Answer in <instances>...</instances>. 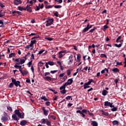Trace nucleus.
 <instances>
[{"label": "nucleus", "instance_id": "nucleus-64", "mask_svg": "<svg viewBox=\"0 0 126 126\" xmlns=\"http://www.w3.org/2000/svg\"><path fill=\"white\" fill-rule=\"evenodd\" d=\"M26 82H27V83H30V82H31L30 79H26Z\"/></svg>", "mask_w": 126, "mask_h": 126}, {"label": "nucleus", "instance_id": "nucleus-34", "mask_svg": "<svg viewBox=\"0 0 126 126\" xmlns=\"http://www.w3.org/2000/svg\"><path fill=\"white\" fill-rule=\"evenodd\" d=\"M47 63L48 64H49V65H54V64H55V63H54L52 61H49V62H47Z\"/></svg>", "mask_w": 126, "mask_h": 126}, {"label": "nucleus", "instance_id": "nucleus-19", "mask_svg": "<svg viewBox=\"0 0 126 126\" xmlns=\"http://www.w3.org/2000/svg\"><path fill=\"white\" fill-rule=\"evenodd\" d=\"M113 72L117 73V72H119L120 70L118 68H115L112 69Z\"/></svg>", "mask_w": 126, "mask_h": 126}, {"label": "nucleus", "instance_id": "nucleus-26", "mask_svg": "<svg viewBox=\"0 0 126 126\" xmlns=\"http://www.w3.org/2000/svg\"><path fill=\"white\" fill-rule=\"evenodd\" d=\"M73 62V59H70L69 61L67 62V64L68 65H70V64H71L72 63V62Z\"/></svg>", "mask_w": 126, "mask_h": 126}, {"label": "nucleus", "instance_id": "nucleus-40", "mask_svg": "<svg viewBox=\"0 0 126 126\" xmlns=\"http://www.w3.org/2000/svg\"><path fill=\"white\" fill-rule=\"evenodd\" d=\"M13 86H14V84H13V82H12L10 83V84H9V87H10V88H13Z\"/></svg>", "mask_w": 126, "mask_h": 126}, {"label": "nucleus", "instance_id": "nucleus-24", "mask_svg": "<svg viewBox=\"0 0 126 126\" xmlns=\"http://www.w3.org/2000/svg\"><path fill=\"white\" fill-rule=\"evenodd\" d=\"M102 112V115H104V116H109V113L108 112H105L103 110H101Z\"/></svg>", "mask_w": 126, "mask_h": 126}, {"label": "nucleus", "instance_id": "nucleus-53", "mask_svg": "<svg viewBox=\"0 0 126 126\" xmlns=\"http://www.w3.org/2000/svg\"><path fill=\"white\" fill-rule=\"evenodd\" d=\"M121 38H122V36H119L118 38L116 39L117 43H119V40H120Z\"/></svg>", "mask_w": 126, "mask_h": 126}, {"label": "nucleus", "instance_id": "nucleus-10", "mask_svg": "<svg viewBox=\"0 0 126 126\" xmlns=\"http://www.w3.org/2000/svg\"><path fill=\"white\" fill-rule=\"evenodd\" d=\"M65 52V51H61L59 52V59H62V58L64 56Z\"/></svg>", "mask_w": 126, "mask_h": 126}, {"label": "nucleus", "instance_id": "nucleus-57", "mask_svg": "<svg viewBox=\"0 0 126 126\" xmlns=\"http://www.w3.org/2000/svg\"><path fill=\"white\" fill-rule=\"evenodd\" d=\"M50 72L52 74L56 73V72H58V70L51 71Z\"/></svg>", "mask_w": 126, "mask_h": 126}, {"label": "nucleus", "instance_id": "nucleus-20", "mask_svg": "<svg viewBox=\"0 0 126 126\" xmlns=\"http://www.w3.org/2000/svg\"><path fill=\"white\" fill-rule=\"evenodd\" d=\"M26 49H30L31 48V50H33V46L31 44L29 45H27L26 47Z\"/></svg>", "mask_w": 126, "mask_h": 126}, {"label": "nucleus", "instance_id": "nucleus-3", "mask_svg": "<svg viewBox=\"0 0 126 126\" xmlns=\"http://www.w3.org/2000/svg\"><path fill=\"white\" fill-rule=\"evenodd\" d=\"M15 113L16 115H18L19 118H20L21 119H23L24 118V113H23V112L20 113L18 110H15Z\"/></svg>", "mask_w": 126, "mask_h": 126}, {"label": "nucleus", "instance_id": "nucleus-54", "mask_svg": "<svg viewBox=\"0 0 126 126\" xmlns=\"http://www.w3.org/2000/svg\"><path fill=\"white\" fill-rule=\"evenodd\" d=\"M50 104H51V102H50V101H47L45 103L46 106H50Z\"/></svg>", "mask_w": 126, "mask_h": 126}, {"label": "nucleus", "instance_id": "nucleus-50", "mask_svg": "<svg viewBox=\"0 0 126 126\" xmlns=\"http://www.w3.org/2000/svg\"><path fill=\"white\" fill-rule=\"evenodd\" d=\"M94 31H95V28L90 30L89 32L90 33H93V32H94Z\"/></svg>", "mask_w": 126, "mask_h": 126}, {"label": "nucleus", "instance_id": "nucleus-51", "mask_svg": "<svg viewBox=\"0 0 126 126\" xmlns=\"http://www.w3.org/2000/svg\"><path fill=\"white\" fill-rule=\"evenodd\" d=\"M71 98V96H67V97H66L65 99L66 100H70Z\"/></svg>", "mask_w": 126, "mask_h": 126}, {"label": "nucleus", "instance_id": "nucleus-23", "mask_svg": "<svg viewBox=\"0 0 126 126\" xmlns=\"http://www.w3.org/2000/svg\"><path fill=\"white\" fill-rule=\"evenodd\" d=\"M92 125L93 126H98V123H97V122L96 121H93L92 123Z\"/></svg>", "mask_w": 126, "mask_h": 126}, {"label": "nucleus", "instance_id": "nucleus-45", "mask_svg": "<svg viewBox=\"0 0 126 126\" xmlns=\"http://www.w3.org/2000/svg\"><path fill=\"white\" fill-rule=\"evenodd\" d=\"M44 52H45V50L44 49L39 51L38 55H41V54H43Z\"/></svg>", "mask_w": 126, "mask_h": 126}, {"label": "nucleus", "instance_id": "nucleus-56", "mask_svg": "<svg viewBox=\"0 0 126 126\" xmlns=\"http://www.w3.org/2000/svg\"><path fill=\"white\" fill-rule=\"evenodd\" d=\"M109 28V27H108V26H107V25H104V26L103 29H104V30H106V29H107V28Z\"/></svg>", "mask_w": 126, "mask_h": 126}, {"label": "nucleus", "instance_id": "nucleus-31", "mask_svg": "<svg viewBox=\"0 0 126 126\" xmlns=\"http://www.w3.org/2000/svg\"><path fill=\"white\" fill-rule=\"evenodd\" d=\"M40 99L44 100V101H48V98H46L45 96H43L40 97Z\"/></svg>", "mask_w": 126, "mask_h": 126}, {"label": "nucleus", "instance_id": "nucleus-8", "mask_svg": "<svg viewBox=\"0 0 126 126\" xmlns=\"http://www.w3.org/2000/svg\"><path fill=\"white\" fill-rule=\"evenodd\" d=\"M21 3H22V1H21V0H14V4H15V5H18L19 4H21Z\"/></svg>", "mask_w": 126, "mask_h": 126}, {"label": "nucleus", "instance_id": "nucleus-60", "mask_svg": "<svg viewBox=\"0 0 126 126\" xmlns=\"http://www.w3.org/2000/svg\"><path fill=\"white\" fill-rule=\"evenodd\" d=\"M64 76V73H62L59 75V77H63Z\"/></svg>", "mask_w": 126, "mask_h": 126}, {"label": "nucleus", "instance_id": "nucleus-11", "mask_svg": "<svg viewBox=\"0 0 126 126\" xmlns=\"http://www.w3.org/2000/svg\"><path fill=\"white\" fill-rule=\"evenodd\" d=\"M72 82H73V80L72 79H69L67 82H66L65 84L66 85H71L72 84Z\"/></svg>", "mask_w": 126, "mask_h": 126}, {"label": "nucleus", "instance_id": "nucleus-47", "mask_svg": "<svg viewBox=\"0 0 126 126\" xmlns=\"http://www.w3.org/2000/svg\"><path fill=\"white\" fill-rule=\"evenodd\" d=\"M66 78H67V76L65 75L63 78V81H65L66 80Z\"/></svg>", "mask_w": 126, "mask_h": 126}, {"label": "nucleus", "instance_id": "nucleus-30", "mask_svg": "<svg viewBox=\"0 0 126 126\" xmlns=\"http://www.w3.org/2000/svg\"><path fill=\"white\" fill-rule=\"evenodd\" d=\"M0 24H1V25L0 26V27L3 28L4 26H3V21L2 20H0Z\"/></svg>", "mask_w": 126, "mask_h": 126}, {"label": "nucleus", "instance_id": "nucleus-17", "mask_svg": "<svg viewBox=\"0 0 126 126\" xmlns=\"http://www.w3.org/2000/svg\"><path fill=\"white\" fill-rule=\"evenodd\" d=\"M112 124H113V126H119V121H118L117 120L113 121L112 122Z\"/></svg>", "mask_w": 126, "mask_h": 126}, {"label": "nucleus", "instance_id": "nucleus-9", "mask_svg": "<svg viewBox=\"0 0 126 126\" xmlns=\"http://www.w3.org/2000/svg\"><path fill=\"white\" fill-rule=\"evenodd\" d=\"M42 110L43 111V114H44V116H48V115L49 114V111L46 110V109H45L44 107L42 108Z\"/></svg>", "mask_w": 126, "mask_h": 126}, {"label": "nucleus", "instance_id": "nucleus-32", "mask_svg": "<svg viewBox=\"0 0 126 126\" xmlns=\"http://www.w3.org/2000/svg\"><path fill=\"white\" fill-rule=\"evenodd\" d=\"M3 16H4V12H2L1 10L0 11V17H2Z\"/></svg>", "mask_w": 126, "mask_h": 126}, {"label": "nucleus", "instance_id": "nucleus-58", "mask_svg": "<svg viewBox=\"0 0 126 126\" xmlns=\"http://www.w3.org/2000/svg\"><path fill=\"white\" fill-rule=\"evenodd\" d=\"M117 63V65H122V62H117V63Z\"/></svg>", "mask_w": 126, "mask_h": 126}, {"label": "nucleus", "instance_id": "nucleus-39", "mask_svg": "<svg viewBox=\"0 0 126 126\" xmlns=\"http://www.w3.org/2000/svg\"><path fill=\"white\" fill-rule=\"evenodd\" d=\"M100 57L105 58L106 59H107V55H106V54H102L100 55Z\"/></svg>", "mask_w": 126, "mask_h": 126}, {"label": "nucleus", "instance_id": "nucleus-25", "mask_svg": "<svg viewBox=\"0 0 126 126\" xmlns=\"http://www.w3.org/2000/svg\"><path fill=\"white\" fill-rule=\"evenodd\" d=\"M90 86H89V85H87V84H84V89H86L87 88H90Z\"/></svg>", "mask_w": 126, "mask_h": 126}, {"label": "nucleus", "instance_id": "nucleus-29", "mask_svg": "<svg viewBox=\"0 0 126 126\" xmlns=\"http://www.w3.org/2000/svg\"><path fill=\"white\" fill-rule=\"evenodd\" d=\"M36 42H37V41H36V40H32L31 41V45L33 46L34 45V44H36Z\"/></svg>", "mask_w": 126, "mask_h": 126}, {"label": "nucleus", "instance_id": "nucleus-5", "mask_svg": "<svg viewBox=\"0 0 126 126\" xmlns=\"http://www.w3.org/2000/svg\"><path fill=\"white\" fill-rule=\"evenodd\" d=\"M53 22H54V19H49L45 22V23H46V26L47 27L49 26H50V25H52V24H53Z\"/></svg>", "mask_w": 126, "mask_h": 126}, {"label": "nucleus", "instance_id": "nucleus-16", "mask_svg": "<svg viewBox=\"0 0 126 126\" xmlns=\"http://www.w3.org/2000/svg\"><path fill=\"white\" fill-rule=\"evenodd\" d=\"M12 119H13L14 121H18L19 119L17 118V116H16V114H13L12 116Z\"/></svg>", "mask_w": 126, "mask_h": 126}, {"label": "nucleus", "instance_id": "nucleus-4", "mask_svg": "<svg viewBox=\"0 0 126 126\" xmlns=\"http://www.w3.org/2000/svg\"><path fill=\"white\" fill-rule=\"evenodd\" d=\"M11 81L12 82H13V83L14 84V85L15 86H16V87H17V86H19L20 87H21V86L20 85V81H16V79L11 78Z\"/></svg>", "mask_w": 126, "mask_h": 126}, {"label": "nucleus", "instance_id": "nucleus-42", "mask_svg": "<svg viewBox=\"0 0 126 126\" xmlns=\"http://www.w3.org/2000/svg\"><path fill=\"white\" fill-rule=\"evenodd\" d=\"M115 47H117V48H121V47H122V44H115Z\"/></svg>", "mask_w": 126, "mask_h": 126}, {"label": "nucleus", "instance_id": "nucleus-18", "mask_svg": "<svg viewBox=\"0 0 126 126\" xmlns=\"http://www.w3.org/2000/svg\"><path fill=\"white\" fill-rule=\"evenodd\" d=\"M27 10L29 12H32V8H31V7L29 5L27 6Z\"/></svg>", "mask_w": 126, "mask_h": 126}, {"label": "nucleus", "instance_id": "nucleus-21", "mask_svg": "<svg viewBox=\"0 0 126 126\" xmlns=\"http://www.w3.org/2000/svg\"><path fill=\"white\" fill-rule=\"evenodd\" d=\"M102 94L103 96H106V95L108 94V91H107L106 90H104L102 91Z\"/></svg>", "mask_w": 126, "mask_h": 126}, {"label": "nucleus", "instance_id": "nucleus-44", "mask_svg": "<svg viewBox=\"0 0 126 126\" xmlns=\"http://www.w3.org/2000/svg\"><path fill=\"white\" fill-rule=\"evenodd\" d=\"M120 81V79L119 78H117V79H116L115 80V82L116 83V84H117V86L118 85V82H119V81Z\"/></svg>", "mask_w": 126, "mask_h": 126}, {"label": "nucleus", "instance_id": "nucleus-43", "mask_svg": "<svg viewBox=\"0 0 126 126\" xmlns=\"http://www.w3.org/2000/svg\"><path fill=\"white\" fill-rule=\"evenodd\" d=\"M54 15L55 16H56V17H59V12H58V11H56L54 12Z\"/></svg>", "mask_w": 126, "mask_h": 126}, {"label": "nucleus", "instance_id": "nucleus-63", "mask_svg": "<svg viewBox=\"0 0 126 126\" xmlns=\"http://www.w3.org/2000/svg\"><path fill=\"white\" fill-rule=\"evenodd\" d=\"M72 105V104H71V103H68V104H67V107H68V108H70V107H71Z\"/></svg>", "mask_w": 126, "mask_h": 126}, {"label": "nucleus", "instance_id": "nucleus-12", "mask_svg": "<svg viewBox=\"0 0 126 126\" xmlns=\"http://www.w3.org/2000/svg\"><path fill=\"white\" fill-rule=\"evenodd\" d=\"M44 79L45 80H47V81H53L54 80V79L52 78V77L50 76H46L44 78Z\"/></svg>", "mask_w": 126, "mask_h": 126}, {"label": "nucleus", "instance_id": "nucleus-1", "mask_svg": "<svg viewBox=\"0 0 126 126\" xmlns=\"http://www.w3.org/2000/svg\"><path fill=\"white\" fill-rule=\"evenodd\" d=\"M15 61L16 62V64L14 66L15 68H18L19 64H23L25 63V60L21 58L16 59Z\"/></svg>", "mask_w": 126, "mask_h": 126}, {"label": "nucleus", "instance_id": "nucleus-33", "mask_svg": "<svg viewBox=\"0 0 126 126\" xmlns=\"http://www.w3.org/2000/svg\"><path fill=\"white\" fill-rule=\"evenodd\" d=\"M54 7L55 8H62V6L61 5H56Z\"/></svg>", "mask_w": 126, "mask_h": 126}, {"label": "nucleus", "instance_id": "nucleus-6", "mask_svg": "<svg viewBox=\"0 0 126 126\" xmlns=\"http://www.w3.org/2000/svg\"><path fill=\"white\" fill-rule=\"evenodd\" d=\"M1 121L5 122L8 121V118H7V114L6 112H4L3 116L1 118Z\"/></svg>", "mask_w": 126, "mask_h": 126}, {"label": "nucleus", "instance_id": "nucleus-22", "mask_svg": "<svg viewBox=\"0 0 126 126\" xmlns=\"http://www.w3.org/2000/svg\"><path fill=\"white\" fill-rule=\"evenodd\" d=\"M67 86L65 84H64V85H63L62 86H61L60 88V90H64V89H65V87Z\"/></svg>", "mask_w": 126, "mask_h": 126}, {"label": "nucleus", "instance_id": "nucleus-13", "mask_svg": "<svg viewBox=\"0 0 126 126\" xmlns=\"http://www.w3.org/2000/svg\"><path fill=\"white\" fill-rule=\"evenodd\" d=\"M88 26H89V23H88L87 25V27L83 30V33H85V32L89 30V28H88Z\"/></svg>", "mask_w": 126, "mask_h": 126}, {"label": "nucleus", "instance_id": "nucleus-2", "mask_svg": "<svg viewBox=\"0 0 126 126\" xmlns=\"http://www.w3.org/2000/svg\"><path fill=\"white\" fill-rule=\"evenodd\" d=\"M42 125H45L46 124L47 126H51V121L48 120V119H42L41 121Z\"/></svg>", "mask_w": 126, "mask_h": 126}, {"label": "nucleus", "instance_id": "nucleus-52", "mask_svg": "<svg viewBox=\"0 0 126 126\" xmlns=\"http://www.w3.org/2000/svg\"><path fill=\"white\" fill-rule=\"evenodd\" d=\"M60 92L61 93H62V94H65V89L61 91Z\"/></svg>", "mask_w": 126, "mask_h": 126}, {"label": "nucleus", "instance_id": "nucleus-35", "mask_svg": "<svg viewBox=\"0 0 126 126\" xmlns=\"http://www.w3.org/2000/svg\"><path fill=\"white\" fill-rule=\"evenodd\" d=\"M27 73H28V72L26 70H24L22 72V74H23V75H26V74H27Z\"/></svg>", "mask_w": 126, "mask_h": 126}, {"label": "nucleus", "instance_id": "nucleus-36", "mask_svg": "<svg viewBox=\"0 0 126 126\" xmlns=\"http://www.w3.org/2000/svg\"><path fill=\"white\" fill-rule=\"evenodd\" d=\"M88 112H89V111L86 109H83L82 111V113H85V114H87V113H88Z\"/></svg>", "mask_w": 126, "mask_h": 126}, {"label": "nucleus", "instance_id": "nucleus-49", "mask_svg": "<svg viewBox=\"0 0 126 126\" xmlns=\"http://www.w3.org/2000/svg\"><path fill=\"white\" fill-rule=\"evenodd\" d=\"M7 109L8 110V111H12V108L10 106H7Z\"/></svg>", "mask_w": 126, "mask_h": 126}, {"label": "nucleus", "instance_id": "nucleus-59", "mask_svg": "<svg viewBox=\"0 0 126 126\" xmlns=\"http://www.w3.org/2000/svg\"><path fill=\"white\" fill-rule=\"evenodd\" d=\"M52 7H53V6L52 5H49L48 6H47L46 7V8H52Z\"/></svg>", "mask_w": 126, "mask_h": 126}, {"label": "nucleus", "instance_id": "nucleus-61", "mask_svg": "<svg viewBox=\"0 0 126 126\" xmlns=\"http://www.w3.org/2000/svg\"><path fill=\"white\" fill-rule=\"evenodd\" d=\"M31 69L32 71L33 72V73H34V67H33V66H31Z\"/></svg>", "mask_w": 126, "mask_h": 126}, {"label": "nucleus", "instance_id": "nucleus-38", "mask_svg": "<svg viewBox=\"0 0 126 126\" xmlns=\"http://www.w3.org/2000/svg\"><path fill=\"white\" fill-rule=\"evenodd\" d=\"M113 108L111 109V111H112V112H116V111H117V107H112Z\"/></svg>", "mask_w": 126, "mask_h": 126}, {"label": "nucleus", "instance_id": "nucleus-28", "mask_svg": "<svg viewBox=\"0 0 126 126\" xmlns=\"http://www.w3.org/2000/svg\"><path fill=\"white\" fill-rule=\"evenodd\" d=\"M66 72H67V75L68 76L70 75V74H71V70H70V69L67 70Z\"/></svg>", "mask_w": 126, "mask_h": 126}, {"label": "nucleus", "instance_id": "nucleus-41", "mask_svg": "<svg viewBox=\"0 0 126 126\" xmlns=\"http://www.w3.org/2000/svg\"><path fill=\"white\" fill-rule=\"evenodd\" d=\"M18 8L19 10H20L21 11H22V10H23L24 9V8L23 7H21V6H18Z\"/></svg>", "mask_w": 126, "mask_h": 126}, {"label": "nucleus", "instance_id": "nucleus-27", "mask_svg": "<svg viewBox=\"0 0 126 126\" xmlns=\"http://www.w3.org/2000/svg\"><path fill=\"white\" fill-rule=\"evenodd\" d=\"M16 55V54L15 53H11L9 55V58H13V57H15Z\"/></svg>", "mask_w": 126, "mask_h": 126}, {"label": "nucleus", "instance_id": "nucleus-15", "mask_svg": "<svg viewBox=\"0 0 126 126\" xmlns=\"http://www.w3.org/2000/svg\"><path fill=\"white\" fill-rule=\"evenodd\" d=\"M20 125H21L22 126H26V125H27V121H26V120H24V121L21 122Z\"/></svg>", "mask_w": 126, "mask_h": 126}, {"label": "nucleus", "instance_id": "nucleus-37", "mask_svg": "<svg viewBox=\"0 0 126 126\" xmlns=\"http://www.w3.org/2000/svg\"><path fill=\"white\" fill-rule=\"evenodd\" d=\"M29 55H30V52L28 53L23 58V60H25V62L27 60L26 57H27V56H29Z\"/></svg>", "mask_w": 126, "mask_h": 126}, {"label": "nucleus", "instance_id": "nucleus-62", "mask_svg": "<svg viewBox=\"0 0 126 126\" xmlns=\"http://www.w3.org/2000/svg\"><path fill=\"white\" fill-rule=\"evenodd\" d=\"M31 64H32V61L29 62L28 63L29 67H30V65H31Z\"/></svg>", "mask_w": 126, "mask_h": 126}, {"label": "nucleus", "instance_id": "nucleus-48", "mask_svg": "<svg viewBox=\"0 0 126 126\" xmlns=\"http://www.w3.org/2000/svg\"><path fill=\"white\" fill-rule=\"evenodd\" d=\"M88 114L91 116V117H94V114L93 113H90V111H88Z\"/></svg>", "mask_w": 126, "mask_h": 126}, {"label": "nucleus", "instance_id": "nucleus-55", "mask_svg": "<svg viewBox=\"0 0 126 126\" xmlns=\"http://www.w3.org/2000/svg\"><path fill=\"white\" fill-rule=\"evenodd\" d=\"M35 10L36 11H38V10H40V7H39V6H36V7L35 9Z\"/></svg>", "mask_w": 126, "mask_h": 126}, {"label": "nucleus", "instance_id": "nucleus-7", "mask_svg": "<svg viewBox=\"0 0 126 126\" xmlns=\"http://www.w3.org/2000/svg\"><path fill=\"white\" fill-rule=\"evenodd\" d=\"M104 106L105 107H110V108H113V107H114V105H113V103H111L109 101H105Z\"/></svg>", "mask_w": 126, "mask_h": 126}, {"label": "nucleus", "instance_id": "nucleus-46", "mask_svg": "<svg viewBox=\"0 0 126 126\" xmlns=\"http://www.w3.org/2000/svg\"><path fill=\"white\" fill-rule=\"evenodd\" d=\"M43 64H44V63H43V62H40L38 63L39 66H43Z\"/></svg>", "mask_w": 126, "mask_h": 126}, {"label": "nucleus", "instance_id": "nucleus-14", "mask_svg": "<svg viewBox=\"0 0 126 126\" xmlns=\"http://www.w3.org/2000/svg\"><path fill=\"white\" fill-rule=\"evenodd\" d=\"M81 59V55L80 54H77V62L79 63L80 62Z\"/></svg>", "mask_w": 126, "mask_h": 126}]
</instances>
